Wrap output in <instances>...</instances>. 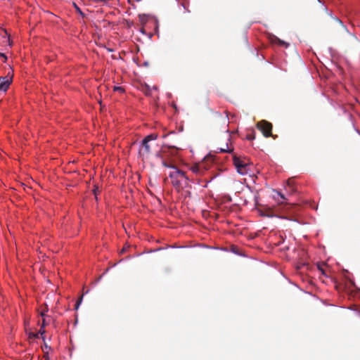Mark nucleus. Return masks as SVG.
Segmentation results:
<instances>
[{
  "label": "nucleus",
  "instance_id": "4",
  "mask_svg": "<svg viewBox=\"0 0 360 360\" xmlns=\"http://www.w3.org/2000/svg\"><path fill=\"white\" fill-rule=\"evenodd\" d=\"M249 190L251 191V193H252L254 194L253 200L255 202V208L257 210H258L259 212H261V210L258 208V207L261 205L259 203V198H260L259 193H260V192H262V189L257 188L255 186L251 187L249 185Z\"/></svg>",
  "mask_w": 360,
  "mask_h": 360
},
{
  "label": "nucleus",
  "instance_id": "23",
  "mask_svg": "<svg viewBox=\"0 0 360 360\" xmlns=\"http://www.w3.org/2000/svg\"><path fill=\"white\" fill-rule=\"evenodd\" d=\"M0 57L4 58L5 60H6V59H7L6 56V55H5V53H0Z\"/></svg>",
  "mask_w": 360,
  "mask_h": 360
},
{
  "label": "nucleus",
  "instance_id": "7",
  "mask_svg": "<svg viewBox=\"0 0 360 360\" xmlns=\"http://www.w3.org/2000/svg\"><path fill=\"white\" fill-rule=\"evenodd\" d=\"M230 251L233 252V254L241 256V257H246V255L244 252H243L238 246L236 245H232L231 247Z\"/></svg>",
  "mask_w": 360,
  "mask_h": 360
},
{
  "label": "nucleus",
  "instance_id": "10",
  "mask_svg": "<svg viewBox=\"0 0 360 360\" xmlns=\"http://www.w3.org/2000/svg\"><path fill=\"white\" fill-rule=\"evenodd\" d=\"M158 136L157 134H150L147 135L143 139L146 140L148 142H150L151 141L156 140L158 139Z\"/></svg>",
  "mask_w": 360,
  "mask_h": 360
},
{
  "label": "nucleus",
  "instance_id": "1",
  "mask_svg": "<svg viewBox=\"0 0 360 360\" xmlns=\"http://www.w3.org/2000/svg\"><path fill=\"white\" fill-rule=\"evenodd\" d=\"M169 177L172 180L173 186L176 188H179L183 186H187L188 181H189L188 177L186 175V173L177 167H174V170L169 174Z\"/></svg>",
  "mask_w": 360,
  "mask_h": 360
},
{
  "label": "nucleus",
  "instance_id": "11",
  "mask_svg": "<svg viewBox=\"0 0 360 360\" xmlns=\"http://www.w3.org/2000/svg\"><path fill=\"white\" fill-rule=\"evenodd\" d=\"M37 333H39V335L41 336V338H42L43 340H45V337H44L45 330H44V328H42L41 326L40 329H39V332Z\"/></svg>",
  "mask_w": 360,
  "mask_h": 360
},
{
  "label": "nucleus",
  "instance_id": "8",
  "mask_svg": "<svg viewBox=\"0 0 360 360\" xmlns=\"http://www.w3.org/2000/svg\"><path fill=\"white\" fill-rule=\"evenodd\" d=\"M276 193V195H274V198L278 202V204H282L283 200H285V195L280 192L274 191Z\"/></svg>",
  "mask_w": 360,
  "mask_h": 360
},
{
  "label": "nucleus",
  "instance_id": "27",
  "mask_svg": "<svg viewBox=\"0 0 360 360\" xmlns=\"http://www.w3.org/2000/svg\"><path fill=\"white\" fill-rule=\"evenodd\" d=\"M221 250L226 252L229 251L227 248H224Z\"/></svg>",
  "mask_w": 360,
  "mask_h": 360
},
{
  "label": "nucleus",
  "instance_id": "5",
  "mask_svg": "<svg viewBox=\"0 0 360 360\" xmlns=\"http://www.w3.org/2000/svg\"><path fill=\"white\" fill-rule=\"evenodd\" d=\"M150 152V146L149 145V142L146 140L143 139L139 150V153L143 158L147 157Z\"/></svg>",
  "mask_w": 360,
  "mask_h": 360
},
{
  "label": "nucleus",
  "instance_id": "16",
  "mask_svg": "<svg viewBox=\"0 0 360 360\" xmlns=\"http://www.w3.org/2000/svg\"><path fill=\"white\" fill-rule=\"evenodd\" d=\"M29 336L30 338H39V333H30Z\"/></svg>",
  "mask_w": 360,
  "mask_h": 360
},
{
  "label": "nucleus",
  "instance_id": "31",
  "mask_svg": "<svg viewBox=\"0 0 360 360\" xmlns=\"http://www.w3.org/2000/svg\"><path fill=\"white\" fill-rule=\"evenodd\" d=\"M248 238H249V239H250V238H252V236H248Z\"/></svg>",
  "mask_w": 360,
  "mask_h": 360
},
{
  "label": "nucleus",
  "instance_id": "14",
  "mask_svg": "<svg viewBox=\"0 0 360 360\" xmlns=\"http://www.w3.org/2000/svg\"><path fill=\"white\" fill-rule=\"evenodd\" d=\"M114 91H120V92H122V93L124 91V89L122 86H115L114 87Z\"/></svg>",
  "mask_w": 360,
  "mask_h": 360
},
{
  "label": "nucleus",
  "instance_id": "3",
  "mask_svg": "<svg viewBox=\"0 0 360 360\" xmlns=\"http://www.w3.org/2000/svg\"><path fill=\"white\" fill-rule=\"evenodd\" d=\"M257 128L262 131L263 135L266 137H269L272 136V124L271 123L262 120L257 123Z\"/></svg>",
  "mask_w": 360,
  "mask_h": 360
},
{
  "label": "nucleus",
  "instance_id": "28",
  "mask_svg": "<svg viewBox=\"0 0 360 360\" xmlns=\"http://www.w3.org/2000/svg\"><path fill=\"white\" fill-rule=\"evenodd\" d=\"M193 171L194 172H197L198 169H196V168H193Z\"/></svg>",
  "mask_w": 360,
  "mask_h": 360
},
{
  "label": "nucleus",
  "instance_id": "24",
  "mask_svg": "<svg viewBox=\"0 0 360 360\" xmlns=\"http://www.w3.org/2000/svg\"><path fill=\"white\" fill-rule=\"evenodd\" d=\"M257 177L255 176V175L251 176V179H252V180L253 181L254 183L255 182V179H257Z\"/></svg>",
  "mask_w": 360,
  "mask_h": 360
},
{
  "label": "nucleus",
  "instance_id": "21",
  "mask_svg": "<svg viewBox=\"0 0 360 360\" xmlns=\"http://www.w3.org/2000/svg\"><path fill=\"white\" fill-rule=\"evenodd\" d=\"M225 136H226V139L228 141H229V140H230V136H230V134H229V130H227V131H226Z\"/></svg>",
  "mask_w": 360,
  "mask_h": 360
},
{
  "label": "nucleus",
  "instance_id": "25",
  "mask_svg": "<svg viewBox=\"0 0 360 360\" xmlns=\"http://www.w3.org/2000/svg\"><path fill=\"white\" fill-rule=\"evenodd\" d=\"M156 156H157L158 158H161V154H160V153H156Z\"/></svg>",
  "mask_w": 360,
  "mask_h": 360
},
{
  "label": "nucleus",
  "instance_id": "20",
  "mask_svg": "<svg viewBox=\"0 0 360 360\" xmlns=\"http://www.w3.org/2000/svg\"><path fill=\"white\" fill-rule=\"evenodd\" d=\"M46 311H47V310L44 311H41V312L40 313V315H41V316L43 319H44V318H45V319H46V316H46Z\"/></svg>",
  "mask_w": 360,
  "mask_h": 360
},
{
  "label": "nucleus",
  "instance_id": "9",
  "mask_svg": "<svg viewBox=\"0 0 360 360\" xmlns=\"http://www.w3.org/2000/svg\"><path fill=\"white\" fill-rule=\"evenodd\" d=\"M233 149H230L228 146V143H226L225 148H217L216 152L219 153H231Z\"/></svg>",
  "mask_w": 360,
  "mask_h": 360
},
{
  "label": "nucleus",
  "instance_id": "18",
  "mask_svg": "<svg viewBox=\"0 0 360 360\" xmlns=\"http://www.w3.org/2000/svg\"><path fill=\"white\" fill-rule=\"evenodd\" d=\"M46 325H47L46 319L45 318H44V319H42V323H41V326L42 328H45V326H46Z\"/></svg>",
  "mask_w": 360,
  "mask_h": 360
},
{
  "label": "nucleus",
  "instance_id": "22",
  "mask_svg": "<svg viewBox=\"0 0 360 360\" xmlns=\"http://www.w3.org/2000/svg\"><path fill=\"white\" fill-rule=\"evenodd\" d=\"M98 187H96V188H95L94 189V195H95V196H96V198H97V196H96V195H97V191H98Z\"/></svg>",
  "mask_w": 360,
  "mask_h": 360
},
{
  "label": "nucleus",
  "instance_id": "13",
  "mask_svg": "<svg viewBox=\"0 0 360 360\" xmlns=\"http://www.w3.org/2000/svg\"><path fill=\"white\" fill-rule=\"evenodd\" d=\"M162 165L164 167H167V168H172L173 169H174V167H176L175 166H172V165H170L167 164L164 160H162Z\"/></svg>",
  "mask_w": 360,
  "mask_h": 360
},
{
  "label": "nucleus",
  "instance_id": "19",
  "mask_svg": "<svg viewBox=\"0 0 360 360\" xmlns=\"http://www.w3.org/2000/svg\"><path fill=\"white\" fill-rule=\"evenodd\" d=\"M318 269L320 270V271L323 274H325V271H324V269L323 268V265L322 264H318Z\"/></svg>",
  "mask_w": 360,
  "mask_h": 360
},
{
  "label": "nucleus",
  "instance_id": "6",
  "mask_svg": "<svg viewBox=\"0 0 360 360\" xmlns=\"http://www.w3.org/2000/svg\"><path fill=\"white\" fill-rule=\"evenodd\" d=\"M11 82L12 79L11 77H8V76L0 77V91H7Z\"/></svg>",
  "mask_w": 360,
  "mask_h": 360
},
{
  "label": "nucleus",
  "instance_id": "12",
  "mask_svg": "<svg viewBox=\"0 0 360 360\" xmlns=\"http://www.w3.org/2000/svg\"><path fill=\"white\" fill-rule=\"evenodd\" d=\"M73 4H74V6H75V8L76 11L79 13V15H82V17H84V13L82 11V10L80 9V8H79V6H78L75 3H74Z\"/></svg>",
  "mask_w": 360,
  "mask_h": 360
},
{
  "label": "nucleus",
  "instance_id": "2",
  "mask_svg": "<svg viewBox=\"0 0 360 360\" xmlns=\"http://www.w3.org/2000/svg\"><path fill=\"white\" fill-rule=\"evenodd\" d=\"M233 164L238 174L241 175H245L248 174V163L240 160V158L234 156Z\"/></svg>",
  "mask_w": 360,
  "mask_h": 360
},
{
  "label": "nucleus",
  "instance_id": "29",
  "mask_svg": "<svg viewBox=\"0 0 360 360\" xmlns=\"http://www.w3.org/2000/svg\"><path fill=\"white\" fill-rule=\"evenodd\" d=\"M7 40H8V43H10V42H11V40H10V39H9V38H8V39H7ZM9 45L11 46V44H9Z\"/></svg>",
  "mask_w": 360,
  "mask_h": 360
},
{
  "label": "nucleus",
  "instance_id": "26",
  "mask_svg": "<svg viewBox=\"0 0 360 360\" xmlns=\"http://www.w3.org/2000/svg\"><path fill=\"white\" fill-rule=\"evenodd\" d=\"M248 139H249V140L252 139H255V137L254 136L252 137L251 135L249 134Z\"/></svg>",
  "mask_w": 360,
  "mask_h": 360
},
{
  "label": "nucleus",
  "instance_id": "17",
  "mask_svg": "<svg viewBox=\"0 0 360 360\" xmlns=\"http://www.w3.org/2000/svg\"><path fill=\"white\" fill-rule=\"evenodd\" d=\"M287 184L289 186L292 187L294 184V180L292 179H289L287 181Z\"/></svg>",
  "mask_w": 360,
  "mask_h": 360
},
{
  "label": "nucleus",
  "instance_id": "15",
  "mask_svg": "<svg viewBox=\"0 0 360 360\" xmlns=\"http://www.w3.org/2000/svg\"><path fill=\"white\" fill-rule=\"evenodd\" d=\"M82 299H83V296H82L79 300L77 302V303L75 304V309H77L82 301Z\"/></svg>",
  "mask_w": 360,
  "mask_h": 360
},
{
  "label": "nucleus",
  "instance_id": "32",
  "mask_svg": "<svg viewBox=\"0 0 360 360\" xmlns=\"http://www.w3.org/2000/svg\"><path fill=\"white\" fill-rule=\"evenodd\" d=\"M248 238H249V239H250V238H252V236H248Z\"/></svg>",
  "mask_w": 360,
  "mask_h": 360
},
{
  "label": "nucleus",
  "instance_id": "30",
  "mask_svg": "<svg viewBox=\"0 0 360 360\" xmlns=\"http://www.w3.org/2000/svg\"><path fill=\"white\" fill-rule=\"evenodd\" d=\"M182 6H183L184 8H186V6H185V5H184V4H182Z\"/></svg>",
  "mask_w": 360,
  "mask_h": 360
}]
</instances>
